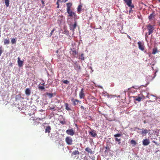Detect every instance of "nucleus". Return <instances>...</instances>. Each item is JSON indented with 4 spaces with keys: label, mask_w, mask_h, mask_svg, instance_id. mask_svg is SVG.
I'll list each match as a JSON object with an SVG mask.
<instances>
[{
    "label": "nucleus",
    "mask_w": 160,
    "mask_h": 160,
    "mask_svg": "<svg viewBox=\"0 0 160 160\" xmlns=\"http://www.w3.org/2000/svg\"><path fill=\"white\" fill-rule=\"evenodd\" d=\"M72 6V4L71 2H68L66 3L67 12L68 13V17L70 18H73L75 19H78V18L76 15L75 12L72 10L71 7Z\"/></svg>",
    "instance_id": "1"
},
{
    "label": "nucleus",
    "mask_w": 160,
    "mask_h": 160,
    "mask_svg": "<svg viewBox=\"0 0 160 160\" xmlns=\"http://www.w3.org/2000/svg\"><path fill=\"white\" fill-rule=\"evenodd\" d=\"M154 25H152L150 24H148L147 25V29L148 31V32H147L145 35L146 38L148 37V35H150L152 34L153 32V30L154 29Z\"/></svg>",
    "instance_id": "2"
},
{
    "label": "nucleus",
    "mask_w": 160,
    "mask_h": 160,
    "mask_svg": "<svg viewBox=\"0 0 160 160\" xmlns=\"http://www.w3.org/2000/svg\"><path fill=\"white\" fill-rule=\"evenodd\" d=\"M132 0H129L124 2L125 3H126L128 7H130V10H129V13L132 12L133 10H132V8H134V5L132 4Z\"/></svg>",
    "instance_id": "3"
},
{
    "label": "nucleus",
    "mask_w": 160,
    "mask_h": 160,
    "mask_svg": "<svg viewBox=\"0 0 160 160\" xmlns=\"http://www.w3.org/2000/svg\"><path fill=\"white\" fill-rule=\"evenodd\" d=\"M147 97L151 99L149 100L150 102L155 101L158 98L157 97L155 96L149 94L147 96Z\"/></svg>",
    "instance_id": "4"
},
{
    "label": "nucleus",
    "mask_w": 160,
    "mask_h": 160,
    "mask_svg": "<svg viewBox=\"0 0 160 160\" xmlns=\"http://www.w3.org/2000/svg\"><path fill=\"white\" fill-rule=\"evenodd\" d=\"M139 49L142 51H144L145 49L144 43L143 42H138V43Z\"/></svg>",
    "instance_id": "5"
},
{
    "label": "nucleus",
    "mask_w": 160,
    "mask_h": 160,
    "mask_svg": "<svg viewBox=\"0 0 160 160\" xmlns=\"http://www.w3.org/2000/svg\"><path fill=\"white\" fill-rule=\"evenodd\" d=\"M65 141L67 144L71 145L72 144V140L71 137L69 136L65 138Z\"/></svg>",
    "instance_id": "6"
},
{
    "label": "nucleus",
    "mask_w": 160,
    "mask_h": 160,
    "mask_svg": "<svg viewBox=\"0 0 160 160\" xmlns=\"http://www.w3.org/2000/svg\"><path fill=\"white\" fill-rule=\"evenodd\" d=\"M121 136V134L120 133H118L114 135V136L116 137L115 139V141L116 142H118V144H120L121 143V139H119L118 138H117V137H119Z\"/></svg>",
    "instance_id": "7"
},
{
    "label": "nucleus",
    "mask_w": 160,
    "mask_h": 160,
    "mask_svg": "<svg viewBox=\"0 0 160 160\" xmlns=\"http://www.w3.org/2000/svg\"><path fill=\"white\" fill-rule=\"evenodd\" d=\"M77 25V23L76 21L74 22L73 25H71L69 27L70 29L73 32H74L75 29L76 28Z\"/></svg>",
    "instance_id": "8"
},
{
    "label": "nucleus",
    "mask_w": 160,
    "mask_h": 160,
    "mask_svg": "<svg viewBox=\"0 0 160 160\" xmlns=\"http://www.w3.org/2000/svg\"><path fill=\"white\" fill-rule=\"evenodd\" d=\"M66 133L68 135L72 136L74 134V132L72 129H68L66 131Z\"/></svg>",
    "instance_id": "9"
},
{
    "label": "nucleus",
    "mask_w": 160,
    "mask_h": 160,
    "mask_svg": "<svg viewBox=\"0 0 160 160\" xmlns=\"http://www.w3.org/2000/svg\"><path fill=\"white\" fill-rule=\"evenodd\" d=\"M142 131L140 132V133L142 135H145L149 131L147 129L142 128L140 129Z\"/></svg>",
    "instance_id": "10"
},
{
    "label": "nucleus",
    "mask_w": 160,
    "mask_h": 160,
    "mask_svg": "<svg viewBox=\"0 0 160 160\" xmlns=\"http://www.w3.org/2000/svg\"><path fill=\"white\" fill-rule=\"evenodd\" d=\"M85 96V94L84 92L83 89L82 88L79 93V96L80 98H84Z\"/></svg>",
    "instance_id": "11"
},
{
    "label": "nucleus",
    "mask_w": 160,
    "mask_h": 160,
    "mask_svg": "<svg viewBox=\"0 0 160 160\" xmlns=\"http://www.w3.org/2000/svg\"><path fill=\"white\" fill-rule=\"evenodd\" d=\"M150 143L149 140L147 139H144L142 141V144L144 146H147Z\"/></svg>",
    "instance_id": "12"
},
{
    "label": "nucleus",
    "mask_w": 160,
    "mask_h": 160,
    "mask_svg": "<svg viewBox=\"0 0 160 160\" xmlns=\"http://www.w3.org/2000/svg\"><path fill=\"white\" fill-rule=\"evenodd\" d=\"M18 66L20 67H22V66L23 63V62L22 61L20 60V58L19 57L18 58Z\"/></svg>",
    "instance_id": "13"
},
{
    "label": "nucleus",
    "mask_w": 160,
    "mask_h": 160,
    "mask_svg": "<svg viewBox=\"0 0 160 160\" xmlns=\"http://www.w3.org/2000/svg\"><path fill=\"white\" fill-rule=\"evenodd\" d=\"M71 101L73 102V104L74 105H76L78 104L79 101L78 99H74L73 98L71 99Z\"/></svg>",
    "instance_id": "14"
},
{
    "label": "nucleus",
    "mask_w": 160,
    "mask_h": 160,
    "mask_svg": "<svg viewBox=\"0 0 160 160\" xmlns=\"http://www.w3.org/2000/svg\"><path fill=\"white\" fill-rule=\"evenodd\" d=\"M51 129V128L50 126H47L45 129V133H46L48 132V133H49L50 132Z\"/></svg>",
    "instance_id": "15"
},
{
    "label": "nucleus",
    "mask_w": 160,
    "mask_h": 160,
    "mask_svg": "<svg viewBox=\"0 0 160 160\" xmlns=\"http://www.w3.org/2000/svg\"><path fill=\"white\" fill-rule=\"evenodd\" d=\"M89 133L90 135H91L92 137H95L97 136V134L95 132V131L93 130L92 131L89 132Z\"/></svg>",
    "instance_id": "16"
},
{
    "label": "nucleus",
    "mask_w": 160,
    "mask_h": 160,
    "mask_svg": "<svg viewBox=\"0 0 160 160\" xmlns=\"http://www.w3.org/2000/svg\"><path fill=\"white\" fill-rule=\"evenodd\" d=\"M155 16V13L154 12H153L150 15L148 16V19L149 20H152V18L154 17Z\"/></svg>",
    "instance_id": "17"
},
{
    "label": "nucleus",
    "mask_w": 160,
    "mask_h": 160,
    "mask_svg": "<svg viewBox=\"0 0 160 160\" xmlns=\"http://www.w3.org/2000/svg\"><path fill=\"white\" fill-rule=\"evenodd\" d=\"M31 92L29 89L28 88L26 89L25 94L28 96L30 95V94Z\"/></svg>",
    "instance_id": "18"
},
{
    "label": "nucleus",
    "mask_w": 160,
    "mask_h": 160,
    "mask_svg": "<svg viewBox=\"0 0 160 160\" xmlns=\"http://www.w3.org/2000/svg\"><path fill=\"white\" fill-rule=\"evenodd\" d=\"M32 120L34 121H35V120H38V121L42 120L44 119V118H35V117H34V118L32 117Z\"/></svg>",
    "instance_id": "19"
},
{
    "label": "nucleus",
    "mask_w": 160,
    "mask_h": 160,
    "mask_svg": "<svg viewBox=\"0 0 160 160\" xmlns=\"http://www.w3.org/2000/svg\"><path fill=\"white\" fill-rule=\"evenodd\" d=\"M82 6L81 5H79L78 6V8H77V12L78 13H80V12L81 11V8H82Z\"/></svg>",
    "instance_id": "20"
},
{
    "label": "nucleus",
    "mask_w": 160,
    "mask_h": 160,
    "mask_svg": "<svg viewBox=\"0 0 160 160\" xmlns=\"http://www.w3.org/2000/svg\"><path fill=\"white\" fill-rule=\"evenodd\" d=\"M85 150L88 152V153H90L91 154L92 153V152L91 149L87 147L85 148Z\"/></svg>",
    "instance_id": "21"
},
{
    "label": "nucleus",
    "mask_w": 160,
    "mask_h": 160,
    "mask_svg": "<svg viewBox=\"0 0 160 160\" xmlns=\"http://www.w3.org/2000/svg\"><path fill=\"white\" fill-rule=\"evenodd\" d=\"M79 152L78 150H75L72 153V155H76L79 154Z\"/></svg>",
    "instance_id": "22"
},
{
    "label": "nucleus",
    "mask_w": 160,
    "mask_h": 160,
    "mask_svg": "<svg viewBox=\"0 0 160 160\" xmlns=\"http://www.w3.org/2000/svg\"><path fill=\"white\" fill-rule=\"evenodd\" d=\"M65 109L66 110L69 111L71 110L70 108L68 107V103H65Z\"/></svg>",
    "instance_id": "23"
},
{
    "label": "nucleus",
    "mask_w": 160,
    "mask_h": 160,
    "mask_svg": "<svg viewBox=\"0 0 160 160\" xmlns=\"http://www.w3.org/2000/svg\"><path fill=\"white\" fill-rule=\"evenodd\" d=\"M9 43V39H5L4 40V43L5 45L8 44Z\"/></svg>",
    "instance_id": "24"
},
{
    "label": "nucleus",
    "mask_w": 160,
    "mask_h": 160,
    "mask_svg": "<svg viewBox=\"0 0 160 160\" xmlns=\"http://www.w3.org/2000/svg\"><path fill=\"white\" fill-rule=\"evenodd\" d=\"M5 5L7 7H8L9 6V0H5Z\"/></svg>",
    "instance_id": "25"
},
{
    "label": "nucleus",
    "mask_w": 160,
    "mask_h": 160,
    "mask_svg": "<svg viewBox=\"0 0 160 160\" xmlns=\"http://www.w3.org/2000/svg\"><path fill=\"white\" fill-rule=\"evenodd\" d=\"M157 52V48H154L153 49L152 54H155Z\"/></svg>",
    "instance_id": "26"
},
{
    "label": "nucleus",
    "mask_w": 160,
    "mask_h": 160,
    "mask_svg": "<svg viewBox=\"0 0 160 160\" xmlns=\"http://www.w3.org/2000/svg\"><path fill=\"white\" fill-rule=\"evenodd\" d=\"M75 69L77 70H80L81 69V67L79 65L77 64L75 66Z\"/></svg>",
    "instance_id": "27"
},
{
    "label": "nucleus",
    "mask_w": 160,
    "mask_h": 160,
    "mask_svg": "<svg viewBox=\"0 0 160 160\" xmlns=\"http://www.w3.org/2000/svg\"><path fill=\"white\" fill-rule=\"evenodd\" d=\"M130 143L131 144H133L134 145H136L137 144L136 142L133 140H132L131 141Z\"/></svg>",
    "instance_id": "28"
},
{
    "label": "nucleus",
    "mask_w": 160,
    "mask_h": 160,
    "mask_svg": "<svg viewBox=\"0 0 160 160\" xmlns=\"http://www.w3.org/2000/svg\"><path fill=\"white\" fill-rule=\"evenodd\" d=\"M47 95L49 97L51 98L53 97V94L52 93H47Z\"/></svg>",
    "instance_id": "29"
},
{
    "label": "nucleus",
    "mask_w": 160,
    "mask_h": 160,
    "mask_svg": "<svg viewBox=\"0 0 160 160\" xmlns=\"http://www.w3.org/2000/svg\"><path fill=\"white\" fill-rule=\"evenodd\" d=\"M11 42L12 44H14L16 42V40L15 39L13 38L11 39Z\"/></svg>",
    "instance_id": "30"
},
{
    "label": "nucleus",
    "mask_w": 160,
    "mask_h": 160,
    "mask_svg": "<svg viewBox=\"0 0 160 160\" xmlns=\"http://www.w3.org/2000/svg\"><path fill=\"white\" fill-rule=\"evenodd\" d=\"M105 148L106 149V150H105V152H107V151H110V148H109V146H106L105 147Z\"/></svg>",
    "instance_id": "31"
},
{
    "label": "nucleus",
    "mask_w": 160,
    "mask_h": 160,
    "mask_svg": "<svg viewBox=\"0 0 160 160\" xmlns=\"http://www.w3.org/2000/svg\"><path fill=\"white\" fill-rule=\"evenodd\" d=\"M59 122L61 123L63 125L66 123V122L64 119L63 120H60Z\"/></svg>",
    "instance_id": "32"
},
{
    "label": "nucleus",
    "mask_w": 160,
    "mask_h": 160,
    "mask_svg": "<svg viewBox=\"0 0 160 160\" xmlns=\"http://www.w3.org/2000/svg\"><path fill=\"white\" fill-rule=\"evenodd\" d=\"M141 99L142 98L140 97H138L137 98L135 99V100L138 102H140L141 101Z\"/></svg>",
    "instance_id": "33"
},
{
    "label": "nucleus",
    "mask_w": 160,
    "mask_h": 160,
    "mask_svg": "<svg viewBox=\"0 0 160 160\" xmlns=\"http://www.w3.org/2000/svg\"><path fill=\"white\" fill-rule=\"evenodd\" d=\"M63 82L64 83L66 84H68L69 83V81H68L67 80L63 81Z\"/></svg>",
    "instance_id": "34"
},
{
    "label": "nucleus",
    "mask_w": 160,
    "mask_h": 160,
    "mask_svg": "<svg viewBox=\"0 0 160 160\" xmlns=\"http://www.w3.org/2000/svg\"><path fill=\"white\" fill-rule=\"evenodd\" d=\"M3 52V51L2 49V46H0V56H1V54Z\"/></svg>",
    "instance_id": "35"
},
{
    "label": "nucleus",
    "mask_w": 160,
    "mask_h": 160,
    "mask_svg": "<svg viewBox=\"0 0 160 160\" xmlns=\"http://www.w3.org/2000/svg\"><path fill=\"white\" fill-rule=\"evenodd\" d=\"M38 88L40 90H43L45 88L43 86H39Z\"/></svg>",
    "instance_id": "36"
},
{
    "label": "nucleus",
    "mask_w": 160,
    "mask_h": 160,
    "mask_svg": "<svg viewBox=\"0 0 160 160\" xmlns=\"http://www.w3.org/2000/svg\"><path fill=\"white\" fill-rule=\"evenodd\" d=\"M55 30V29H53V30H52L50 33V37H51L52 35V33H53V32H54V31Z\"/></svg>",
    "instance_id": "37"
},
{
    "label": "nucleus",
    "mask_w": 160,
    "mask_h": 160,
    "mask_svg": "<svg viewBox=\"0 0 160 160\" xmlns=\"http://www.w3.org/2000/svg\"><path fill=\"white\" fill-rule=\"evenodd\" d=\"M152 142H153L156 145H158V144L157 142H156V141H152Z\"/></svg>",
    "instance_id": "38"
},
{
    "label": "nucleus",
    "mask_w": 160,
    "mask_h": 160,
    "mask_svg": "<svg viewBox=\"0 0 160 160\" xmlns=\"http://www.w3.org/2000/svg\"><path fill=\"white\" fill-rule=\"evenodd\" d=\"M59 2H57L56 3V4L57 5V8H59Z\"/></svg>",
    "instance_id": "39"
},
{
    "label": "nucleus",
    "mask_w": 160,
    "mask_h": 160,
    "mask_svg": "<svg viewBox=\"0 0 160 160\" xmlns=\"http://www.w3.org/2000/svg\"><path fill=\"white\" fill-rule=\"evenodd\" d=\"M42 83H41L42 85L43 86H44L45 84V82H44V81L43 80H42Z\"/></svg>",
    "instance_id": "40"
},
{
    "label": "nucleus",
    "mask_w": 160,
    "mask_h": 160,
    "mask_svg": "<svg viewBox=\"0 0 160 160\" xmlns=\"http://www.w3.org/2000/svg\"><path fill=\"white\" fill-rule=\"evenodd\" d=\"M68 0H62V2H66Z\"/></svg>",
    "instance_id": "41"
},
{
    "label": "nucleus",
    "mask_w": 160,
    "mask_h": 160,
    "mask_svg": "<svg viewBox=\"0 0 160 160\" xmlns=\"http://www.w3.org/2000/svg\"><path fill=\"white\" fill-rule=\"evenodd\" d=\"M81 108L82 109H84V107H83V106H81Z\"/></svg>",
    "instance_id": "42"
},
{
    "label": "nucleus",
    "mask_w": 160,
    "mask_h": 160,
    "mask_svg": "<svg viewBox=\"0 0 160 160\" xmlns=\"http://www.w3.org/2000/svg\"><path fill=\"white\" fill-rule=\"evenodd\" d=\"M73 52H74L76 54H77L76 52V51H73Z\"/></svg>",
    "instance_id": "43"
},
{
    "label": "nucleus",
    "mask_w": 160,
    "mask_h": 160,
    "mask_svg": "<svg viewBox=\"0 0 160 160\" xmlns=\"http://www.w3.org/2000/svg\"><path fill=\"white\" fill-rule=\"evenodd\" d=\"M42 4H44V1H43V0H42Z\"/></svg>",
    "instance_id": "44"
},
{
    "label": "nucleus",
    "mask_w": 160,
    "mask_h": 160,
    "mask_svg": "<svg viewBox=\"0 0 160 160\" xmlns=\"http://www.w3.org/2000/svg\"><path fill=\"white\" fill-rule=\"evenodd\" d=\"M65 32H68L66 30H65V31H64Z\"/></svg>",
    "instance_id": "45"
},
{
    "label": "nucleus",
    "mask_w": 160,
    "mask_h": 160,
    "mask_svg": "<svg viewBox=\"0 0 160 160\" xmlns=\"http://www.w3.org/2000/svg\"><path fill=\"white\" fill-rule=\"evenodd\" d=\"M60 1H61V0H58V1L57 2Z\"/></svg>",
    "instance_id": "46"
},
{
    "label": "nucleus",
    "mask_w": 160,
    "mask_h": 160,
    "mask_svg": "<svg viewBox=\"0 0 160 160\" xmlns=\"http://www.w3.org/2000/svg\"><path fill=\"white\" fill-rule=\"evenodd\" d=\"M158 2H160V0H158Z\"/></svg>",
    "instance_id": "47"
},
{
    "label": "nucleus",
    "mask_w": 160,
    "mask_h": 160,
    "mask_svg": "<svg viewBox=\"0 0 160 160\" xmlns=\"http://www.w3.org/2000/svg\"><path fill=\"white\" fill-rule=\"evenodd\" d=\"M128 37L129 38H130V37L129 36H128Z\"/></svg>",
    "instance_id": "48"
},
{
    "label": "nucleus",
    "mask_w": 160,
    "mask_h": 160,
    "mask_svg": "<svg viewBox=\"0 0 160 160\" xmlns=\"http://www.w3.org/2000/svg\"><path fill=\"white\" fill-rule=\"evenodd\" d=\"M57 52L58 53V51H57Z\"/></svg>",
    "instance_id": "49"
},
{
    "label": "nucleus",
    "mask_w": 160,
    "mask_h": 160,
    "mask_svg": "<svg viewBox=\"0 0 160 160\" xmlns=\"http://www.w3.org/2000/svg\"><path fill=\"white\" fill-rule=\"evenodd\" d=\"M137 129H139V130L140 129L139 128H138Z\"/></svg>",
    "instance_id": "50"
},
{
    "label": "nucleus",
    "mask_w": 160,
    "mask_h": 160,
    "mask_svg": "<svg viewBox=\"0 0 160 160\" xmlns=\"http://www.w3.org/2000/svg\"><path fill=\"white\" fill-rule=\"evenodd\" d=\"M144 123H145V121L144 122Z\"/></svg>",
    "instance_id": "51"
}]
</instances>
